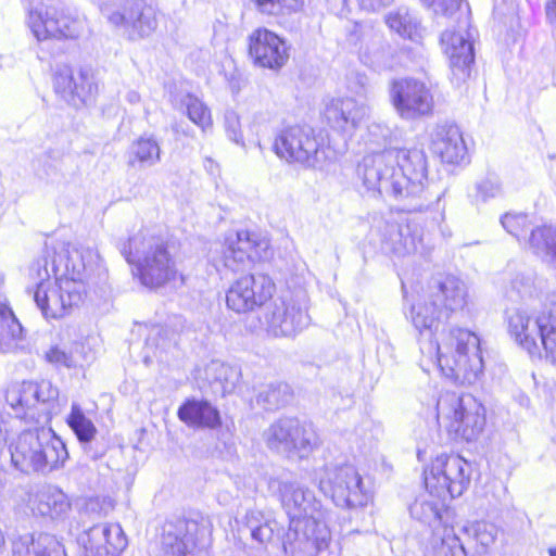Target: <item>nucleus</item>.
<instances>
[{
	"instance_id": "nucleus-60",
	"label": "nucleus",
	"mask_w": 556,
	"mask_h": 556,
	"mask_svg": "<svg viewBox=\"0 0 556 556\" xmlns=\"http://www.w3.org/2000/svg\"><path fill=\"white\" fill-rule=\"evenodd\" d=\"M548 555H549V556H556V547H551V548L548 549Z\"/></svg>"
},
{
	"instance_id": "nucleus-56",
	"label": "nucleus",
	"mask_w": 556,
	"mask_h": 556,
	"mask_svg": "<svg viewBox=\"0 0 556 556\" xmlns=\"http://www.w3.org/2000/svg\"><path fill=\"white\" fill-rule=\"evenodd\" d=\"M88 511L97 513V515L100 516L101 508L99 507V503L96 501H89L85 507V513Z\"/></svg>"
},
{
	"instance_id": "nucleus-54",
	"label": "nucleus",
	"mask_w": 556,
	"mask_h": 556,
	"mask_svg": "<svg viewBox=\"0 0 556 556\" xmlns=\"http://www.w3.org/2000/svg\"><path fill=\"white\" fill-rule=\"evenodd\" d=\"M546 20L551 24H556V0H547L545 4Z\"/></svg>"
},
{
	"instance_id": "nucleus-29",
	"label": "nucleus",
	"mask_w": 556,
	"mask_h": 556,
	"mask_svg": "<svg viewBox=\"0 0 556 556\" xmlns=\"http://www.w3.org/2000/svg\"><path fill=\"white\" fill-rule=\"evenodd\" d=\"M33 510L42 517L64 521L72 511L68 496L55 485L41 488L33 501Z\"/></svg>"
},
{
	"instance_id": "nucleus-11",
	"label": "nucleus",
	"mask_w": 556,
	"mask_h": 556,
	"mask_svg": "<svg viewBox=\"0 0 556 556\" xmlns=\"http://www.w3.org/2000/svg\"><path fill=\"white\" fill-rule=\"evenodd\" d=\"M319 489L336 506L354 509L366 506L372 498L366 483L353 465H326L319 477Z\"/></svg>"
},
{
	"instance_id": "nucleus-57",
	"label": "nucleus",
	"mask_w": 556,
	"mask_h": 556,
	"mask_svg": "<svg viewBox=\"0 0 556 556\" xmlns=\"http://www.w3.org/2000/svg\"><path fill=\"white\" fill-rule=\"evenodd\" d=\"M127 11H128V8L125 9L124 13H114L111 15L110 20L111 22H113L114 24L116 25H125L127 26V22L126 20H121L117 15H126L127 14Z\"/></svg>"
},
{
	"instance_id": "nucleus-15",
	"label": "nucleus",
	"mask_w": 556,
	"mask_h": 556,
	"mask_svg": "<svg viewBox=\"0 0 556 556\" xmlns=\"http://www.w3.org/2000/svg\"><path fill=\"white\" fill-rule=\"evenodd\" d=\"M27 24L38 41L75 39L84 30V21L63 8L40 4L29 11Z\"/></svg>"
},
{
	"instance_id": "nucleus-37",
	"label": "nucleus",
	"mask_w": 556,
	"mask_h": 556,
	"mask_svg": "<svg viewBox=\"0 0 556 556\" xmlns=\"http://www.w3.org/2000/svg\"><path fill=\"white\" fill-rule=\"evenodd\" d=\"M278 523L266 517L260 510H249L244 516L243 531H248L251 539L258 545L269 544L278 531Z\"/></svg>"
},
{
	"instance_id": "nucleus-8",
	"label": "nucleus",
	"mask_w": 556,
	"mask_h": 556,
	"mask_svg": "<svg viewBox=\"0 0 556 556\" xmlns=\"http://www.w3.org/2000/svg\"><path fill=\"white\" fill-rule=\"evenodd\" d=\"M273 150L288 164L323 169L330 160V148L321 132L307 125L286 126L275 135Z\"/></svg>"
},
{
	"instance_id": "nucleus-23",
	"label": "nucleus",
	"mask_w": 556,
	"mask_h": 556,
	"mask_svg": "<svg viewBox=\"0 0 556 556\" xmlns=\"http://www.w3.org/2000/svg\"><path fill=\"white\" fill-rule=\"evenodd\" d=\"M249 53L256 65L279 70L289 59V47L277 34L258 28L249 37Z\"/></svg>"
},
{
	"instance_id": "nucleus-48",
	"label": "nucleus",
	"mask_w": 556,
	"mask_h": 556,
	"mask_svg": "<svg viewBox=\"0 0 556 556\" xmlns=\"http://www.w3.org/2000/svg\"><path fill=\"white\" fill-rule=\"evenodd\" d=\"M392 130L389 126L382 123H372L367 128L366 143L369 149V153H380L376 148L383 147L384 149L391 147Z\"/></svg>"
},
{
	"instance_id": "nucleus-58",
	"label": "nucleus",
	"mask_w": 556,
	"mask_h": 556,
	"mask_svg": "<svg viewBox=\"0 0 556 556\" xmlns=\"http://www.w3.org/2000/svg\"><path fill=\"white\" fill-rule=\"evenodd\" d=\"M126 100L131 104H136L140 101V94L135 90H130L126 94Z\"/></svg>"
},
{
	"instance_id": "nucleus-22",
	"label": "nucleus",
	"mask_w": 556,
	"mask_h": 556,
	"mask_svg": "<svg viewBox=\"0 0 556 556\" xmlns=\"http://www.w3.org/2000/svg\"><path fill=\"white\" fill-rule=\"evenodd\" d=\"M206 528L193 519H176L165 523L162 535V556H192Z\"/></svg>"
},
{
	"instance_id": "nucleus-21",
	"label": "nucleus",
	"mask_w": 556,
	"mask_h": 556,
	"mask_svg": "<svg viewBox=\"0 0 556 556\" xmlns=\"http://www.w3.org/2000/svg\"><path fill=\"white\" fill-rule=\"evenodd\" d=\"M52 84L54 92L73 106L86 103L97 89L93 78L88 72L79 71L75 76L73 68L67 64L55 65Z\"/></svg>"
},
{
	"instance_id": "nucleus-18",
	"label": "nucleus",
	"mask_w": 556,
	"mask_h": 556,
	"mask_svg": "<svg viewBox=\"0 0 556 556\" xmlns=\"http://www.w3.org/2000/svg\"><path fill=\"white\" fill-rule=\"evenodd\" d=\"M350 40L357 47L362 64L375 72L391 70L395 64V50L383 37L371 27L359 26L351 35Z\"/></svg>"
},
{
	"instance_id": "nucleus-43",
	"label": "nucleus",
	"mask_w": 556,
	"mask_h": 556,
	"mask_svg": "<svg viewBox=\"0 0 556 556\" xmlns=\"http://www.w3.org/2000/svg\"><path fill=\"white\" fill-rule=\"evenodd\" d=\"M292 399L289 384L276 382L266 384L257 394L256 402L266 410H276L287 405Z\"/></svg>"
},
{
	"instance_id": "nucleus-46",
	"label": "nucleus",
	"mask_w": 556,
	"mask_h": 556,
	"mask_svg": "<svg viewBox=\"0 0 556 556\" xmlns=\"http://www.w3.org/2000/svg\"><path fill=\"white\" fill-rule=\"evenodd\" d=\"M473 190L472 202L477 205L497 199L502 197L504 192L503 184L495 175H488L476 181Z\"/></svg>"
},
{
	"instance_id": "nucleus-26",
	"label": "nucleus",
	"mask_w": 556,
	"mask_h": 556,
	"mask_svg": "<svg viewBox=\"0 0 556 556\" xmlns=\"http://www.w3.org/2000/svg\"><path fill=\"white\" fill-rule=\"evenodd\" d=\"M428 295L437 303L440 302L441 308L448 315L465 307L468 291L460 278L454 275H445L431 280L428 287Z\"/></svg>"
},
{
	"instance_id": "nucleus-51",
	"label": "nucleus",
	"mask_w": 556,
	"mask_h": 556,
	"mask_svg": "<svg viewBox=\"0 0 556 556\" xmlns=\"http://www.w3.org/2000/svg\"><path fill=\"white\" fill-rule=\"evenodd\" d=\"M225 130L228 138L235 143L244 147L243 135L239 116L233 111H227L225 114Z\"/></svg>"
},
{
	"instance_id": "nucleus-30",
	"label": "nucleus",
	"mask_w": 556,
	"mask_h": 556,
	"mask_svg": "<svg viewBox=\"0 0 556 556\" xmlns=\"http://www.w3.org/2000/svg\"><path fill=\"white\" fill-rule=\"evenodd\" d=\"M13 556H66L63 545L48 533L25 534L12 543Z\"/></svg>"
},
{
	"instance_id": "nucleus-52",
	"label": "nucleus",
	"mask_w": 556,
	"mask_h": 556,
	"mask_svg": "<svg viewBox=\"0 0 556 556\" xmlns=\"http://www.w3.org/2000/svg\"><path fill=\"white\" fill-rule=\"evenodd\" d=\"M46 359L54 365L64 366L67 368L74 367L76 361L71 353L60 349L59 346H52L46 353Z\"/></svg>"
},
{
	"instance_id": "nucleus-3",
	"label": "nucleus",
	"mask_w": 556,
	"mask_h": 556,
	"mask_svg": "<svg viewBox=\"0 0 556 556\" xmlns=\"http://www.w3.org/2000/svg\"><path fill=\"white\" fill-rule=\"evenodd\" d=\"M427 492L409 506L410 517L429 527L426 549L433 556H468L454 528L443 520L446 498L460 496L470 483V465L458 455H439L424 472Z\"/></svg>"
},
{
	"instance_id": "nucleus-19",
	"label": "nucleus",
	"mask_w": 556,
	"mask_h": 556,
	"mask_svg": "<svg viewBox=\"0 0 556 556\" xmlns=\"http://www.w3.org/2000/svg\"><path fill=\"white\" fill-rule=\"evenodd\" d=\"M549 315L548 303L534 315L529 314L523 305L507 307L505 309V323L508 333L531 356L540 355L541 330H539L538 325L543 316L547 317Z\"/></svg>"
},
{
	"instance_id": "nucleus-20",
	"label": "nucleus",
	"mask_w": 556,
	"mask_h": 556,
	"mask_svg": "<svg viewBox=\"0 0 556 556\" xmlns=\"http://www.w3.org/2000/svg\"><path fill=\"white\" fill-rule=\"evenodd\" d=\"M472 33L470 29L450 30L441 35V45L450 59L452 81L459 86L470 76V67L475 61Z\"/></svg>"
},
{
	"instance_id": "nucleus-44",
	"label": "nucleus",
	"mask_w": 556,
	"mask_h": 556,
	"mask_svg": "<svg viewBox=\"0 0 556 556\" xmlns=\"http://www.w3.org/2000/svg\"><path fill=\"white\" fill-rule=\"evenodd\" d=\"M538 326L541 330L540 355L543 351L545 359L556 365V314L551 312L549 316H543Z\"/></svg>"
},
{
	"instance_id": "nucleus-49",
	"label": "nucleus",
	"mask_w": 556,
	"mask_h": 556,
	"mask_svg": "<svg viewBox=\"0 0 556 556\" xmlns=\"http://www.w3.org/2000/svg\"><path fill=\"white\" fill-rule=\"evenodd\" d=\"M255 8L263 14L285 15L298 11L302 0H252Z\"/></svg>"
},
{
	"instance_id": "nucleus-38",
	"label": "nucleus",
	"mask_w": 556,
	"mask_h": 556,
	"mask_svg": "<svg viewBox=\"0 0 556 556\" xmlns=\"http://www.w3.org/2000/svg\"><path fill=\"white\" fill-rule=\"evenodd\" d=\"M526 243L533 254L548 265L556 249V228L552 226L531 228Z\"/></svg>"
},
{
	"instance_id": "nucleus-13",
	"label": "nucleus",
	"mask_w": 556,
	"mask_h": 556,
	"mask_svg": "<svg viewBox=\"0 0 556 556\" xmlns=\"http://www.w3.org/2000/svg\"><path fill=\"white\" fill-rule=\"evenodd\" d=\"M369 242L384 253L399 257L424 253L422 229L415 223H394L375 218L369 230Z\"/></svg>"
},
{
	"instance_id": "nucleus-32",
	"label": "nucleus",
	"mask_w": 556,
	"mask_h": 556,
	"mask_svg": "<svg viewBox=\"0 0 556 556\" xmlns=\"http://www.w3.org/2000/svg\"><path fill=\"white\" fill-rule=\"evenodd\" d=\"M205 378L214 393L225 396L236 389L241 378V371L237 366L212 361L205 367Z\"/></svg>"
},
{
	"instance_id": "nucleus-25",
	"label": "nucleus",
	"mask_w": 556,
	"mask_h": 556,
	"mask_svg": "<svg viewBox=\"0 0 556 556\" xmlns=\"http://www.w3.org/2000/svg\"><path fill=\"white\" fill-rule=\"evenodd\" d=\"M431 151L443 163L460 164L468 156V149L459 127L452 123H439L429 132Z\"/></svg>"
},
{
	"instance_id": "nucleus-7",
	"label": "nucleus",
	"mask_w": 556,
	"mask_h": 556,
	"mask_svg": "<svg viewBox=\"0 0 556 556\" xmlns=\"http://www.w3.org/2000/svg\"><path fill=\"white\" fill-rule=\"evenodd\" d=\"M12 465L24 473H47L63 465L68 453L51 428L24 430L10 446Z\"/></svg>"
},
{
	"instance_id": "nucleus-27",
	"label": "nucleus",
	"mask_w": 556,
	"mask_h": 556,
	"mask_svg": "<svg viewBox=\"0 0 556 556\" xmlns=\"http://www.w3.org/2000/svg\"><path fill=\"white\" fill-rule=\"evenodd\" d=\"M367 112V106L353 98H338L327 105L325 116L331 127L348 132L358 127Z\"/></svg>"
},
{
	"instance_id": "nucleus-24",
	"label": "nucleus",
	"mask_w": 556,
	"mask_h": 556,
	"mask_svg": "<svg viewBox=\"0 0 556 556\" xmlns=\"http://www.w3.org/2000/svg\"><path fill=\"white\" fill-rule=\"evenodd\" d=\"M86 556H118L127 546V539L117 523H98L80 536Z\"/></svg>"
},
{
	"instance_id": "nucleus-55",
	"label": "nucleus",
	"mask_w": 556,
	"mask_h": 556,
	"mask_svg": "<svg viewBox=\"0 0 556 556\" xmlns=\"http://www.w3.org/2000/svg\"><path fill=\"white\" fill-rule=\"evenodd\" d=\"M0 302H8L5 298V275L0 270Z\"/></svg>"
},
{
	"instance_id": "nucleus-17",
	"label": "nucleus",
	"mask_w": 556,
	"mask_h": 556,
	"mask_svg": "<svg viewBox=\"0 0 556 556\" xmlns=\"http://www.w3.org/2000/svg\"><path fill=\"white\" fill-rule=\"evenodd\" d=\"M275 289L266 275H245L237 279L227 290V307L236 313L252 312L271 298Z\"/></svg>"
},
{
	"instance_id": "nucleus-1",
	"label": "nucleus",
	"mask_w": 556,
	"mask_h": 556,
	"mask_svg": "<svg viewBox=\"0 0 556 556\" xmlns=\"http://www.w3.org/2000/svg\"><path fill=\"white\" fill-rule=\"evenodd\" d=\"M367 191L393 197L408 213L439 207L443 191L433 192L428 181V159L424 148H389L367 154L357 166Z\"/></svg>"
},
{
	"instance_id": "nucleus-6",
	"label": "nucleus",
	"mask_w": 556,
	"mask_h": 556,
	"mask_svg": "<svg viewBox=\"0 0 556 556\" xmlns=\"http://www.w3.org/2000/svg\"><path fill=\"white\" fill-rule=\"evenodd\" d=\"M126 261L134 265V275L149 289H157L175 280L176 261L166 242L148 230L130 237L121 250Z\"/></svg>"
},
{
	"instance_id": "nucleus-59",
	"label": "nucleus",
	"mask_w": 556,
	"mask_h": 556,
	"mask_svg": "<svg viewBox=\"0 0 556 556\" xmlns=\"http://www.w3.org/2000/svg\"><path fill=\"white\" fill-rule=\"evenodd\" d=\"M548 306L553 314H556V292L551 294L547 299Z\"/></svg>"
},
{
	"instance_id": "nucleus-28",
	"label": "nucleus",
	"mask_w": 556,
	"mask_h": 556,
	"mask_svg": "<svg viewBox=\"0 0 556 556\" xmlns=\"http://www.w3.org/2000/svg\"><path fill=\"white\" fill-rule=\"evenodd\" d=\"M177 416L188 427L198 429H215L222 425L219 410L207 400L187 399Z\"/></svg>"
},
{
	"instance_id": "nucleus-5",
	"label": "nucleus",
	"mask_w": 556,
	"mask_h": 556,
	"mask_svg": "<svg viewBox=\"0 0 556 556\" xmlns=\"http://www.w3.org/2000/svg\"><path fill=\"white\" fill-rule=\"evenodd\" d=\"M279 493L290 523L282 542L289 556H324L331 534L324 520L321 503L312 490L296 482H279Z\"/></svg>"
},
{
	"instance_id": "nucleus-53",
	"label": "nucleus",
	"mask_w": 556,
	"mask_h": 556,
	"mask_svg": "<svg viewBox=\"0 0 556 556\" xmlns=\"http://www.w3.org/2000/svg\"><path fill=\"white\" fill-rule=\"evenodd\" d=\"M351 0H342L344 5H348ZM357 5L367 12H377L388 7L393 0H355Z\"/></svg>"
},
{
	"instance_id": "nucleus-31",
	"label": "nucleus",
	"mask_w": 556,
	"mask_h": 556,
	"mask_svg": "<svg viewBox=\"0 0 556 556\" xmlns=\"http://www.w3.org/2000/svg\"><path fill=\"white\" fill-rule=\"evenodd\" d=\"M66 422L75 433L89 458L98 459L103 456V451H93L91 447V442L94 440L98 430L92 420L86 416L84 409L78 403H72L71 412L66 417Z\"/></svg>"
},
{
	"instance_id": "nucleus-14",
	"label": "nucleus",
	"mask_w": 556,
	"mask_h": 556,
	"mask_svg": "<svg viewBox=\"0 0 556 556\" xmlns=\"http://www.w3.org/2000/svg\"><path fill=\"white\" fill-rule=\"evenodd\" d=\"M389 100L397 115L414 121L432 114L434 99L430 87L412 77L394 78L389 83Z\"/></svg>"
},
{
	"instance_id": "nucleus-4",
	"label": "nucleus",
	"mask_w": 556,
	"mask_h": 556,
	"mask_svg": "<svg viewBox=\"0 0 556 556\" xmlns=\"http://www.w3.org/2000/svg\"><path fill=\"white\" fill-rule=\"evenodd\" d=\"M56 257L60 262L64 258L46 247L29 268V277L35 283L34 301L47 320L68 315L86 296L83 279L86 264L80 251H67L65 269L61 276L58 275Z\"/></svg>"
},
{
	"instance_id": "nucleus-45",
	"label": "nucleus",
	"mask_w": 556,
	"mask_h": 556,
	"mask_svg": "<svg viewBox=\"0 0 556 556\" xmlns=\"http://www.w3.org/2000/svg\"><path fill=\"white\" fill-rule=\"evenodd\" d=\"M180 104L186 109L189 119L206 131L212 126V117L208 108L197 97L187 93L180 99Z\"/></svg>"
},
{
	"instance_id": "nucleus-42",
	"label": "nucleus",
	"mask_w": 556,
	"mask_h": 556,
	"mask_svg": "<svg viewBox=\"0 0 556 556\" xmlns=\"http://www.w3.org/2000/svg\"><path fill=\"white\" fill-rule=\"evenodd\" d=\"M535 291V275L528 270L511 275L505 286L504 294L511 302H518L531 298Z\"/></svg>"
},
{
	"instance_id": "nucleus-39",
	"label": "nucleus",
	"mask_w": 556,
	"mask_h": 556,
	"mask_svg": "<svg viewBox=\"0 0 556 556\" xmlns=\"http://www.w3.org/2000/svg\"><path fill=\"white\" fill-rule=\"evenodd\" d=\"M296 418H280L273 422L263 433L267 447L280 454L288 452L290 438L296 430Z\"/></svg>"
},
{
	"instance_id": "nucleus-9",
	"label": "nucleus",
	"mask_w": 556,
	"mask_h": 556,
	"mask_svg": "<svg viewBox=\"0 0 556 556\" xmlns=\"http://www.w3.org/2000/svg\"><path fill=\"white\" fill-rule=\"evenodd\" d=\"M58 388L48 380L13 384L5 393V402L16 418L34 420L38 425L48 424L58 414Z\"/></svg>"
},
{
	"instance_id": "nucleus-12",
	"label": "nucleus",
	"mask_w": 556,
	"mask_h": 556,
	"mask_svg": "<svg viewBox=\"0 0 556 556\" xmlns=\"http://www.w3.org/2000/svg\"><path fill=\"white\" fill-rule=\"evenodd\" d=\"M267 331L275 337H293L311 323L305 291H286L266 311Z\"/></svg>"
},
{
	"instance_id": "nucleus-33",
	"label": "nucleus",
	"mask_w": 556,
	"mask_h": 556,
	"mask_svg": "<svg viewBox=\"0 0 556 556\" xmlns=\"http://www.w3.org/2000/svg\"><path fill=\"white\" fill-rule=\"evenodd\" d=\"M23 327L8 302H0V352L11 353L20 348Z\"/></svg>"
},
{
	"instance_id": "nucleus-34",
	"label": "nucleus",
	"mask_w": 556,
	"mask_h": 556,
	"mask_svg": "<svg viewBox=\"0 0 556 556\" xmlns=\"http://www.w3.org/2000/svg\"><path fill=\"white\" fill-rule=\"evenodd\" d=\"M162 149L160 140L153 134H144L135 140L129 149V165L152 167L161 162Z\"/></svg>"
},
{
	"instance_id": "nucleus-16",
	"label": "nucleus",
	"mask_w": 556,
	"mask_h": 556,
	"mask_svg": "<svg viewBox=\"0 0 556 556\" xmlns=\"http://www.w3.org/2000/svg\"><path fill=\"white\" fill-rule=\"evenodd\" d=\"M268 248V241L255 232L230 231L222 250L223 265L233 273L244 270L254 262L266 258Z\"/></svg>"
},
{
	"instance_id": "nucleus-41",
	"label": "nucleus",
	"mask_w": 556,
	"mask_h": 556,
	"mask_svg": "<svg viewBox=\"0 0 556 556\" xmlns=\"http://www.w3.org/2000/svg\"><path fill=\"white\" fill-rule=\"evenodd\" d=\"M459 531L469 539H472L480 547L481 553H485L486 549L495 543L500 528L493 522L479 520L467 521L462 526Z\"/></svg>"
},
{
	"instance_id": "nucleus-47",
	"label": "nucleus",
	"mask_w": 556,
	"mask_h": 556,
	"mask_svg": "<svg viewBox=\"0 0 556 556\" xmlns=\"http://www.w3.org/2000/svg\"><path fill=\"white\" fill-rule=\"evenodd\" d=\"M501 225L503 228L519 242H526L528 239L527 233L532 227L529 216L520 212H507L501 216Z\"/></svg>"
},
{
	"instance_id": "nucleus-35",
	"label": "nucleus",
	"mask_w": 556,
	"mask_h": 556,
	"mask_svg": "<svg viewBox=\"0 0 556 556\" xmlns=\"http://www.w3.org/2000/svg\"><path fill=\"white\" fill-rule=\"evenodd\" d=\"M296 430H292L290 444L286 455L289 457H298L300 459L307 458L320 444L318 433L311 422H301L296 419Z\"/></svg>"
},
{
	"instance_id": "nucleus-50",
	"label": "nucleus",
	"mask_w": 556,
	"mask_h": 556,
	"mask_svg": "<svg viewBox=\"0 0 556 556\" xmlns=\"http://www.w3.org/2000/svg\"><path fill=\"white\" fill-rule=\"evenodd\" d=\"M420 2L435 15L450 16L459 9L462 0H420Z\"/></svg>"
},
{
	"instance_id": "nucleus-40",
	"label": "nucleus",
	"mask_w": 556,
	"mask_h": 556,
	"mask_svg": "<svg viewBox=\"0 0 556 556\" xmlns=\"http://www.w3.org/2000/svg\"><path fill=\"white\" fill-rule=\"evenodd\" d=\"M126 20L127 26L132 27L139 37L149 36L156 28V18L152 8L143 5L141 0H136L128 7L126 15H117Z\"/></svg>"
},
{
	"instance_id": "nucleus-10",
	"label": "nucleus",
	"mask_w": 556,
	"mask_h": 556,
	"mask_svg": "<svg viewBox=\"0 0 556 556\" xmlns=\"http://www.w3.org/2000/svg\"><path fill=\"white\" fill-rule=\"evenodd\" d=\"M438 417L448 420L450 431L467 442L476 441L485 426L484 406L469 393L443 392L435 401Z\"/></svg>"
},
{
	"instance_id": "nucleus-2",
	"label": "nucleus",
	"mask_w": 556,
	"mask_h": 556,
	"mask_svg": "<svg viewBox=\"0 0 556 556\" xmlns=\"http://www.w3.org/2000/svg\"><path fill=\"white\" fill-rule=\"evenodd\" d=\"M447 317L429 295L412 305L409 318L420 334V353L454 382L475 383L483 372L480 340L476 333L463 328L445 332Z\"/></svg>"
},
{
	"instance_id": "nucleus-36",
	"label": "nucleus",
	"mask_w": 556,
	"mask_h": 556,
	"mask_svg": "<svg viewBox=\"0 0 556 556\" xmlns=\"http://www.w3.org/2000/svg\"><path fill=\"white\" fill-rule=\"evenodd\" d=\"M386 23L391 30L403 38H407L416 43H421L425 29L418 20L405 8H400L390 12L386 16Z\"/></svg>"
}]
</instances>
